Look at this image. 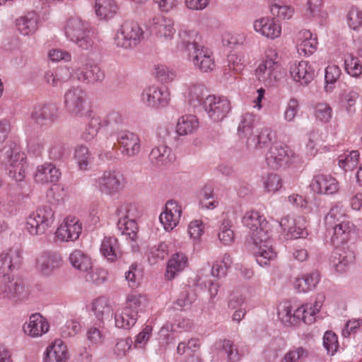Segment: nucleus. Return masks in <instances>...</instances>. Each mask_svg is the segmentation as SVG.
<instances>
[{
	"label": "nucleus",
	"instance_id": "nucleus-1",
	"mask_svg": "<svg viewBox=\"0 0 362 362\" xmlns=\"http://www.w3.org/2000/svg\"><path fill=\"white\" fill-rule=\"evenodd\" d=\"M250 240L252 243L250 250L259 265H269L276 258L270 225L258 211H250Z\"/></svg>",
	"mask_w": 362,
	"mask_h": 362
},
{
	"label": "nucleus",
	"instance_id": "nucleus-2",
	"mask_svg": "<svg viewBox=\"0 0 362 362\" xmlns=\"http://www.w3.org/2000/svg\"><path fill=\"white\" fill-rule=\"evenodd\" d=\"M298 161V156L287 145L280 143L272 144L265 154L267 165L274 170L290 168Z\"/></svg>",
	"mask_w": 362,
	"mask_h": 362
},
{
	"label": "nucleus",
	"instance_id": "nucleus-3",
	"mask_svg": "<svg viewBox=\"0 0 362 362\" xmlns=\"http://www.w3.org/2000/svg\"><path fill=\"white\" fill-rule=\"evenodd\" d=\"M64 33L67 38L82 49H89L94 44L90 28L78 18L71 17L67 20Z\"/></svg>",
	"mask_w": 362,
	"mask_h": 362
},
{
	"label": "nucleus",
	"instance_id": "nucleus-4",
	"mask_svg": "<svg viewBox=\"0 0 362 362\" xmlns=\"http://www.w3.org/2000/svg\"><path fill=\"white\" fill-rule=\"evenodd\" d=\"M144 32L136 22L124 21L117 30L113 44L117 47L124 49L136 47L144 38Z\"/></svg>",
	"mask_w": 362,
	"mask_h": 362
},
{
	"label": "nucleus",
	"instance_id": "nucleus-5",
	"mask_svg": "<svg viewBox=\"0 0 362 362\" xmlns=\"http://www.w3.org/2000/svg\"><path fill=\"white\" fill-rule=\"evenodd\" d=\"M3 156L9 159V175L17 182L23 181L25 177L27 159L25 154L17 148L13 147L12 144H6L1 150Z\"/></svg>",
	"mask_w": 362,
	"mask_h": 362
},
{
	"label": "nucleus",
	"instance_id": "nucleus-6",
	"mask_svg": "<svg viewBox=\"0 0 362 362\" xmlns=\"http://www.w3.org/2000/svg\"><path fill=\"white\" fill-rule=\"evenodd\" d=\"M54 212L48 206L39 207L27 219L26 229L31 235H42L52 226Z\"/></svg>",
	"mask_w": 362,
	"mask_h": 362
},
{
	"label": "nucleus",
	"instance_id": "nucleus-7",
	"mask_svg": "<svg viewBox=\"0 0 362 362\" xmlns=\"http://www.w3.org/2000/svg\"><path fill=\"white\" fill-rule=\"evenodd\" d=\"M179 35L185 44L189 57L193 64L204 60L205 58L212 55V52L198 41L201 37L198 36V34L194 30H181Z\"/></svg>",
	"mask_w": 362,
	"mask_h": 362
},
{
	"label": "nucleus",
	"instance_id": "nucleus-8",
	"mask_svg": "<svg viewBox=\"0 0 362 362\" xmlns=\"http://www.w3.org/2000/svg\"><path fill=\"white\" fill-rule=\"evenodd\" d=\"M65 104L68 111L73 115L90 117L92 110L86 99V94L78 87L70 88L65 95Z\"/></svg>",
	"mask_w": 362,
	"mask_h": 362
},
{
	"label": "nucleus",
	"instance_id": "nucleus-9",
	"mask_svg": "<svg viewBox=\"0 0 362 362\" xmlns=\"http://www.w3.org/2000/svg\"><path fill=\"white\" fill-rule=\"evenodd\" d=\"M279 64V53L274 46H268L264 52L262 62L255 70V75L259 81L272 80L274 71Z\"/></svg>",
	"mask_w": 362,
	"mask_h": 362
},
{
	"label": "nucleus",
	"instance_id": "nucleus-10",
	"mask_svg": "<svg viewBox=\"0 0 362 362\" xmlns=\"http://www.w3.org/2000/svg\"><path fill=\"white\" fill-rule=\"evenodd\" d=\"M203 107L212 120L220 122L229 112L230 104L226 98L208 95L203 101Z\"/></svg>",
	"mask_w": 362,
	"mask_h": 362
},
{
	"label": "nucleus",
	"instance_id": "nucleus-11",
	"mask_svg": "<svg viewBox=\"0 0 362 362\" xmlns=\"http://www.w3.org/2000/svg\"><path fill=\"white\" fill-rule=\"evenodd\" d=\"M310 187L313 192L318 194L333 195L338 192L339 184L331 175L317 174L313 177Z\"/></svg>",
	"mask_w": 362,
	"mask_h": 362
},
{
	"label": "nucleus",
	"instance_id": "nucleus-12",
	"mask_svg": "<svg viewBox=\"0 0 362 362\" xmlns=\"http://www.w3.org/2000/svg\"><path fill=\"white\" fill-rule=\"evenodd\" d=\"M255 32L270 40L279 38L282 33L281 23L274 18L262 17L253 23Z\"/></svg>",
	"mask_w": 362,
	"mask_h": 362
},
{
	"label": "nucleus",
	"instance_id": "nucleus-13",
	"mask_svg": "<svg viewBox=\"0 0 362 362\" xmlns=\"http://www.w3.org/2000/svg\"><path fill=\"white\" fill-rule=\"evenodd\" d=\"M132 206L129 204L121 205L117 213L119 216L118 226L122 234L127 238L134 240L137 238V224L133 218H129Z\"/></svg>",
	"mask_w": 362,
	"mask_h": 362
},
{
	"label": "nucleus",
	"instance_id": "nucleus-14",
	"mask_svg": "<svg viewBox=\"0 0 362 362\" xmlns=\"http://www.w3.org/2000/svg\"><path fill=\"white\" fill-rule=\"evenodd\" d=\"M294 42L298 53L309 57L316 50L318 45L317 35L309 30H301L296 35Z\"/></svg>",
	"mask_w": 362,
	"mask_h": 362
},
{
	"label": "nucleus",
	"instance_id": "nucleus-15",
	"mask_svg": "<svg viewBox=\"0 0 362 362\" xmlns=\"http://www.w3.org/2000/svg\"><path fill=\"white\" fill-rule=\"evenodd\" d=\"M123 176L116 171H105L98 179L100 190L107 194L113 195L124 187Z\"/></svg>",
	"mask_w": 362,
	"mask_h": 362
},
{
	"label": "nucleus",
	"instance_id": "nucleus-16",
	"mask_svg": "<svg viewBox=\"0 0 362 362\" xmlns=\"http://www.w3.org/2000/svg\"><path fill=\"white\" fill-rule=\"evenodd\" d=\"M291 77L300 85H308L315 78V69L307 61L294 62L289 66Z\"/></svg>",
	"mask_w": 362,
	"mask_h": 362
},
{
	"label": "nucleus",
	"instance_id": "nucleus-17",
	"mask_svg": "<svg viewBox=\"0 0 362 362\" xmlns=\"http://www.w3.org/2000/svg\"><path fill=\"white\" fill-rule=\"evenodd\" d=\"M81 230V224L78 220L75 217L69 216L58 227L55 234L60 240L74 241L79 237Z\"/></svg>",
	"mask_w": 362,
	"mask_h": 362
},
{
	"label": "nucleus",
	"instance_id": "nucleus-18",
	"mask_svg": "<svg viewBox=\"0 0 362 362\" xmlns=\"http://www.w3.org/2000/svg\"><path fill=\"white\" fill-rule=\"evenodd\" d=\"M22 251L18 248H11L0 254V276H6L22 262Z\"/></svg>",
	"mask_w": 362,
	"mask_h": 362
},
{
	"label": "nucleus",
	"instance_id": "nucleus-19",
	"mask_svg": "<svg viewBox=\"0 0 362 362\" xmlns=\"http://www.w3.org/2000/svg\"><path fill=\"white\" fill-rule=\"evenodd\" d=\"M181 215V206L174 200H169L165 204V211L160 214L159 219L165 230H172L178 225Z\"/></svg>",
	"mask_w": 362,
	"mask_h": 362
},
{
	"label": "nucleus",
	"instance_id": "nucleus-20",
	"mask_svg": "<svg viewBox=\"0 0 362 362\" xmlns=\"http://www.w3.org/2000/svg\"><path fill=\"white\" fill-rule=\"evenodd\" d=\"M355 259L354 252L350 250H344L342 247H335L332 252L330 264L339 273L346 272Z\"/></svg>",
	"mask_w": 362,
	"mask_h": 362
},
{
	"label": "nucleus",
	"instance_id": "nucleus-21",
	"mask_svg": "<svg viewBox=\"0 0 362 362\" xmlns=\"http://www.w3.org/2000/svg\"><path fill=\"white\" fill-rule=\"evenodd\" d=\"M301 218L293 219L289 216H286L279 222L278 225L281 228L284 238L296 239L299 238H305L308 235V232L304 227L300 226Z\"/></svg>",
	"mask_w": 362,
	"mask_h": 362
},
{
	"label": "nucleus",
	"instance_id": "nucleus-22",
	"mask_svg": "<svg viewBox=\"0 0 362 362\" xmlns=\"http://www.w3.org/2000/svg\"><path fill=\"white\" fill-rule=\"evenodd\" d=\"M327 228H332L333 230L331 242L334 246L342 247L350 240L354 230V225L349 220H344Z\"/></svg>",
	"mask_w": 362,
	"mask_h": 362
},
{
	"label": "nucleus",
	"instance_id": "nucleus-23",
	"mask_svg": "<svg viewBox=\"0 0 362 362\" xmlns=\"http://www.w3.org/2000/svg\"><path fill=\"white\" fill-rule=\"evenodd\" d=\"M298 306L291 301L286 300L279 304L277 315L279 320L287 327L297 326L299 325V313Z\"/></svg>",
	"mask_w": 362,
	"mask_h": 362
},
{
	"label": "nucleus",
	"instance_id": "nucleus-24",
	"mask_svg": "<svg viewBox=\"0 0 362 362\" xmlns=\"http://www.w3.org/2000/svg\"><path fill=\"white\" fill-rule=\"evenodd\" d=\"M57 117V108L52 104H42L35 106L31 112L30 118L36 124L45 125L52 122Z\"/></svg>",
	"mask_w": 362,
	"mask_h": 362
},
{
	"label": "nucleus",
	"instance_id": "nucleus-25",
	"mask_svg": "<svg viewBox=\"0 0 362 362\" xmlns=\"http://www.w3.org/2000/svg\"><path fill=\"white\" fill-rule=\"evenodd\" d=\"M142 100L148 106L158 108L166 106L170 100V94L157 87H149L142 94Z\"/></svg>",
	"mask_w": 362,
	"mask_h": 362
},
{
	"label": "nucleus",
	"instance_id": "nucleus-26",
	"mask_svg": "<svg viewBox=\"0 0 362 362\" xmlns=\"http://www.w3.org/2000/svg\"><path fill=\"white\" fill-rule=\"evenodd\" d=\"M49 328L48 322L39 313L32 315L23 326L24 332L31 337H41L48 332Z\"/></svg>",
	"mask_w": 362,
	"mask_h": 362
},
{
	"label": "nucleus",
	"instance_id": "nucleus-27",
	"mask_svg": "<svg viewBox=\"0 0 362 362\" xmlns=\"http://www.w3.org/2000/svg\"><path fill=\"white\" fill-rule=\"evenodd\" d=\"M120 145L122 153L128 157H133L140 150V139L139 136L132 132H123L117 138Z\"/></svg>",
	"mask_w": 362,
	"mask_h": 362
},
{
	"label": "nucleus",
	"instance_id": "nucleus-28",
	"mask_svg": "<svg viewBox=\"0 0 362 362\" xmlns=\"http://www.w3.org/2000/svg\"><path fill=\"white\" fill-rule=\"evenodd\" d=\"M324 297L320 296L317 297L314 303H306L298 306V311H302L299 313V324L303 322L306 325H311L315 321L316 314L320 311L322 306Z\"/></svg>",
	"mask_w": 362,
	"mask_h": 362
},
{
	"label": "nucleus",
	"instance_id": "nucleus-29",
	"mask_svg": "<svg viewBox=\"0 0 362 362\" xmlns=\"http://www.w3.org/2000/svg\"><path fill=\"white\" fill-rule=\"evenodd\" d=\"M61 173L52 163H45L37 168L35 180L39 183L55 182L58 181Z\"/></svg>",
	"mask_w": 362,
	"mask_h": 362
},
{
	"label": "nucleus",
	"instance_id": "nucleus-30",
	"mask_svg": "<svg viewBox=\"0 0 362 362\" xmlns=\"http://www.w3.org/2000/svg\"><path fill=\"white\" fill-rule=\"evenodd\" d=\"M74 74L78 80L88 83L102 81L105 76L100 67L92 64L83 65L77 69Z\"/></svg>",
	"mask_w": 362,
	"mask_h": 362
},
{
	"label": "nucleus",
	"instance_id": "nucleus-31",
	"mask_svg": "<svg viewBox=\"0 0 362 362\" xmlns=\"http://www.w3.org/2000/svg\"><path fill=\"white\" fill-rule=\"evenodd\" d=\"M62 264V257L57 253H43L37 259V269L43 274L48 275Z\"/></svg>",
	"mask_w": 362,
	"mask_h": 362
},
{
	"label": "nucleus",
	"instance_id": "nucleus-32",
	"mask_svg": "<svg viewBox=\"0 0 362 362\" xmlns=\"http://www.w3.org/2000/svg\"><path fill=\"white\" fill-rule=\"evenodd\" d=\"M68 351L65 344L61 339H56L47 349L44 362H66Z\"/></svg>",
	"mask_w": 362,
	"mask_h": 362
},
{
	"label": "nucleus",
	"instance_id": "nucleus-33",
	"mask_svg": "<svg viewBox=\"0 0 362 362\" xmlns=\"http://www.w3.org/2000/svg\"><path fill=\"white\" fill-rule=\"evenodd\" d=\"M320 279L317 271H313L296 278L294 288L300 293H306L314 289Z\"/></svg>",
	"mask_w": 362,
	"mask_h": 362
},
{
	"label": "nucleus",
	"instance_id": "nucleus-34",
	"mask_svg": "<svg viewBox=\"0 0 362 362\" xmlns=\"http://www.w3.org/2000/svg\"><path fill=\"white\" fill-rule=\"evenodd\" d=\"M92 310L97 319L100 322L111 319L113 309L110 300L105 297H99L92 302Z\"/></svg>",
	"mask_w": 362,
	"mask_h": 362
},
{
	"label": "nucleus",
	"instance_id": "nucleus-35",
	"mask_svg": "<svg viewBox=\"0 0 362 362\" xmlns=\"http://www.w3.org/2000/svg\"><path fill=\"white\" fill-rule=\"evenodd\" d=\"M1 291L3 298H16L18 300H21L28 295V291L24 286L13 280L1 286Z\"/></svg>",
	"mask_w": 362,
	"mask_h": 362
},
{
	"label": "nucleus",
	"instance_id": "nucleus-36",
	"mask_svg": "<svg viewBox=\"0 0 362 362\" xmlns=\"http://www.w3.org/2000/svg\"><path fill=\"white\" fill-rule=\"evenodd\" d=\"M187 264V258L183 253H176L168 261L165 276L168 279H173L177 272L183 270Z\"/></svg>",
	"mask_w": 362,
	"mask_h": 362
},
{
	"label": "nucleus",
	"instance_id": "nucleus-37",
	"mask_svg": "<svg viewBox=\"0 0 362 362\" xmlns=\"http://www.w3.org/2000/svg\"><path fill=\"white\" fill-rule=\"evenodd\" d=\"M305 15L307 18L322 24L327 13L322 10V0H308Z\"/></svg>",
	"mask_w": 362,
	"mask_h": 362
},
{
	"label": "nucleus",
	"instance_id": "nucleus-38",
	"mask_svg": "<svg viewBox=\"0 0 362 362\" xmlns=\"http://www.w3.org/2000/svg\"><path fill=\"white\" fill-rule=\"evenodd\" d=\"M344 67L347 74L354 78L362 76V64L358 57L351 53L344 54L343 57Z\"/></svg>",
	"mask_w": 362,
	"mask_h": 362
},
{
	"label": "nucleus",
	"instance_id": "nucleus-39",
	"mask_svg": "<svg viewBox=\"0 0 362 362\" xmlns=\"http://www.w3.org/2000/svg\"><path fill=\"white\" fill-rule=\"evenodd\" d=\"M117 240L112 237H105L100 246V252L110 262H115L119 257Z\"/></svg>",
	"mask_w": 362,
	"mask_h": 362
},
{
	"label": "nucleus",
	"instance_id": "nucleus-40",
	"mask_svg": "<svg viewBox=\"0 0 362 362\" xmlns=\"http://www.w3.org/2000/svg\"><path fill=\"white\" fill-rule=\"evenodd\" d=\"M37 20L35 13H28L17 19V28L24 35L33 34L37 29Z\"/></svg>",
	"mask_w": 362,
	"mask_h": 362
},
{
	"label": "nucleus",
	"instance_id": "nucleus-41",
	"mask_svg": "<svg viewBox=\"0 0 362 362\" xmlns=\"http://www.w3.org/2000/svg\"><path fill=\"white\" fill-rule=\"evenodd\" d=\"M96 15L101 19L112 17L118 11L115 0H96L95 5Z\"/></svg>",
	"mask_w": 362,
	"mask_h": 362
},
{
	"label": "nucleus",
	"instance_id": "nucleus-42",
	"mask_svg": "<svg viewBox=\"0 0 362 362\" xmlns=\"http://www.w3.org/2000/svg\"><path fill=\"white\" fill-rule=\"evenodd\" d=\"M309 356V351L302 346H291L279 362H304Z\"/></svg>",
	"mask_w": 362,
	"mask_h": 362
},
{
	"label": "nucleus",
	"instance_id": "nucleus-43",
	"mask_svg": "<svg viewBox=\"0 0 362 362\" xmlns=\"http://www.w3.org/2000/svg\"><path fill=\"white\" fill-rule=\"evenodd\" d=\"M358 97L359 93L355 89L348 90L341 95V107L344 108L350 116L356 112V104Z\"/></svg>",
	"mask_w": 362,
	"mask_h": 362
},
{
	"label": "nucleus",
	"instance_id": "nucleus-44",
	"mask_svg": "<svg viewBox=\"0 0 362 362\" xmlns=\"http://www.w3.org/2000/svg\"><path fill=\"white\" fill-rule=\"evenodd\" d=\"M313 115L317 122L327 124L332 118L333 110L329 103L318 102L313 105Z\"/></svg>",
	"mask_w": 362,
	"mask_h": 362
},
{
	"label": "nucleus",
	"instance_id": "nucleus-45",
	"mask_svg": "<svg viewBox=\"0 0 362 362\" xmlns=\"http://www.w3.org/2000/svg\"><path fill=\"white\" fill-rule=\"evenodd\" d=\"M198 127L199 122L194 115H185L178 119L177 132L180 135H187L197 129Z\"/></svg>",
	"mask_w": 362,
	"mask_h": 362
},
{
	"label": "nucleus",
	"instance_id": "nucleus-46",
	"mask_svg": "<svg viewBox=\"0 0 362 362\" xmlns=\"http://www.w3.org/2000/svg\"><path fill=\"white\" fill-rule=\"evenodd\" d=\"M359 158L358 151L354 150L344 153L338 158L339 166L345 171H351L357 166Z\"/></svg>",
	"mask_w": 362,
	"mask_h": 362
},
{
	"label": "nucleus",
	"instance_id": "nucleus-47",
	"mask_svg": "<svg viewBox=\"0 0 362 362\" xmlns=\"http://www.w3.org/2000/svg\"><path fill=\"white\" fill-rule=\"evenodd\" d=\"M71 264L82 272L88 271L92 267L90 258L81 250L74 251L69 257Z\"/></svg>",
	"mask_w": 362,
	"mask_h": 362
},
{
	"label": "nucleus",
	"instance_id": "nucleus-48",
	"mask_svg": "<svg viewBox=\"0 0 362 362\" xmlns=\"http://www.w3.org/2000/svg\"><path fill=\"white\" fill-rule=\"evenodd\" d=\"M270 11L273 16L283 20L290 19L294 13V8L281 0L273 2L270 6Z\"/></svg>",
	"mask_w": 362,
	"mask_h": 362
},
{
	"label": "nucleus",
	"instance_id": "nucleus-49",
	"mask_svg": "<svg viewBox=\"0 0 362 362\" xmlns=\"http://www.w3.org/2000/svg\"><path fill=\"white\" fill-rule=\"evenodd\" d=\"M344 220L348 219L345 216V211L343 206L340 204H337L330 209L329 213L326 215L325 218V223L327 228H328Z\"/></svg>",
	"mask_w": 362,
	"mask_h": 362
},
{
	"label": "nucleus",
	"instance_id": "nucleus-50",
	"mask_svg": "<svg viewBox=\"0 0 362 362\" xmlns=\"http://www.w3.org/2000/svg\"><path fill=\"white\" fill-rule=\"evenodd\" d=\"M341 74L340 68L337 65H329L325 69V90L327 93L332 92L335 87V83Z\"/></svg>",
	"mask_w": 362,
	"mask_h": 362
},
{
	"label": "nucleus",
	"instance_id": "nucleus-51",
	"mask_svg": "<svg viewBox=\"0 0 362 362\" xmlns=\"http://www.w3.org/2000/svg\"><path fill=\"white\" fill-rule=\"evenodd\" d=\"M137 315L134 312H130L128 309L124 308L115 315V324L116 326L121 328H129L133 326L136 321Z\"/></svg>",
	"mask_w": 362,
	"mask_h": 362
},
{
	"label": "nucleus",
	"instance_id": "nucleus-52",
	"mask_svg": "<svg viewBox=\"0 0 362 362\" xmlns=\"http://www.w3.org/2000/svg\"><path fill=\"white\" fill-rule=\"evenodd\" d=\"M206 89L202 85H192L189 88L188 101L191 106L197 107L203 105Z\"/></svg>",
	"mask_w": 362,
	"mask_h": 362
},
{
	"label": "nucleus",
	"instance_id": "nucleus-53",
	"mask_svg": "<svg viewBox=\"0 0 362 362\" xmlns=\"http://www.w3.org/2000/svg\"><path fill=\"white\" fill-rule=\"evenodd\" d=\"M170 149L165 144H160L153 148L150 153V159L156 165L165 164L169 161L168 153Z\"/></svg>",
	"mask_w": 362,
	"mask_h": 362
},
{
	"label": "nucleus",
	"instance_id": "nucleus-54",
	"mask_svg": "<svg viewBox=\"0 0 362 362\" xmlns=\"http://www.w3.org/2000/svg\"><path fill=\"white\" fill-rule=\"evenodd\" d=\"M263 186L268 193H275L283 185L281 177L276 173H269L262 178Z\"/></svg>",
	"mask_w": 362,
	"mask_h": 362
},
{
	"label": "nucleus",
	"instance_id": "nucleus-55",
	"mask_svg": "<svg viewBox=\"0 0 362 362\" xmlns=\"http://www.w3.org/2000/svg\"><path fill=\"white\" fill-rule=\"evenodd\" d=\"M146 299L139 293H133L128 295L126 300L125 309H128L130 312H134L137 315L139 310L145 305Z\"/></svg>",
	"mask_w": 362,
	"mask_h": 362
},
{
	"label": "nucleus",
	"instance_id": "nucleus-56",
	"mask_svg": "<svg viewBox=\"0 0 362 362\" xmlns=\"http://www.w3.org/2000/svg\"><path fill=\"white\" fill-rule=\"evenodd\" d=\"M321 141V136L317 131H312L308 134V141L305 145V150L306 156L313 158L317 153L318 146Z\"/></svg>",
	"mask_w": 362,
	"mask_h": 362
},
{
	"label": "nucleus",
	"instance_id": "nucleus-57",
	"mask_svg": "<svg viewBox=\"0 0 362 362\" xmlns=\"http://www.w3.org/2000/svg\"><path fill=\"white\" fill-rule=\"evenodd\" d=\"M218 236L219 240L225 245H229L234 241V232L231 229L230 222L228 220H224L221 223Z\"/></svg>",
	"mask_w": 362,
	"mask_h": 362
},
{
	"label": "nucleus",
	"instance_id": "nucleus-58",
	"mask_svg": "<svg viewBox=\"0 0 362 362\" xmlns=\"http://www.w3.org/2000/svg\"><path fill=\"white\" fill-rule=\"evenodd\" d=\"M323 345L330 355L337 351L339 347L337 335L332 331H327L323 336Z\"/></svg>",
	"mask_w": 362,
	"mask_h": 362
},
{
	"label": "nucleus",
	"instance_id": "nucleus-59",
	"mask_svg": "<svg viewBox=\"0 0 362 362\" xmlns=\"http://www.w3.org/2000/svg\"><path fill=\"white\" fill-rule=\"evenodd\" d=\"M346 21L351 29L358 30L362 25V11L356 7H352L347 13Z\"/></svg>",
	"mask_w": 362,
	"mask_h": 362
},
{
	"label": "nucleus",
	"instance_id": "nucleus-60",
	"mask_svg": "<svg viewBox=\"0 0 362 362\" xmlns=\"http://www.w3.org/2000/svg\"><path fill=\"white\" fill-rule=\"evenodd\" d=\"M75 158L77 160L78 167L81 170H86L90 160V154L87 147L80 146L75 151Z\"/></svg>",
	"mask_w": 362,
	"mask_h": 362
},
{
	"label": "nucleus",
	"instance_id": "nucleus-61",
	"mask_svg": "<svg viewBox=\"0 0 362 362\" xmlns=\"http://www.w3.org/2000/svg\"><path fill=\"white\" fill-rule=\"evenodd\" d=\"M156 75L159 81L168 83L173 81L176 76L175 71L163 64L156 66Z\"/></svg>",
	"mask_w": 362,
	"mask_h": 362
},
{
	"label": "nucleus",
	"instance_id": "nucleus-62",
	"mask_svg": "<svg viewBox=\"0 0 362 362\" xmlns=\"http://www.w3.org/2000/svg\"><path fill=\"white\" fill-rule=\"evenodd\" d=\"M79 322L75 320H70L61 328V334L63 337L67 338L77 334L81 331Z\"/></svg>",
	"mask_w": 362,
	"mask_h": 362
},
{
	"label": "nucleus",
	"instance_id": "nucleus-63",
	"mask_svg": "<svg viewBox=\"0 0 362 362\" xmlns=\"http://www.w3.org/2000/svg\"><path fill=\"white\" fill-rule=\"evenodd\" d=\"M298 110L299 104L297 99L294 98H291L288 100L287 106L284 111V119L288 122H293L298 112Z\"/></svg>",
	"mask_w": 362,
	"mask_h": 362
},
{
	"label": "nucleus",
	"instance_id": "nucleus-64",
	"mask_svg": "<svg viewBox=\"0 0 362 362\" xmlns=\"http://www.w3.org/2000/svg\"><path fill=\"white\" fill-rule=\"evenodd\" d=\"M273 138V132L270 129H262L257 137L256 148L267 147L272 141Z\"/></svg>",
	"mask_w": 362,
	"mask_h": 362
}]
</instances>
